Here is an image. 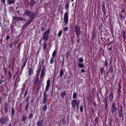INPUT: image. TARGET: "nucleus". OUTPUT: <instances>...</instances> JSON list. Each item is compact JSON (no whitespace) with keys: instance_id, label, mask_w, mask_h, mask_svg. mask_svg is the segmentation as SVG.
I'll use <instances>...</instances> for the list:
<instances>
[{"instance_id":"obj_1","label":"nucleus","mask_w":126,"mask_h":126,"mask_svg":"<svg viewBox=\"0 0 126 126\" xmlns=\"http://www.w3.org/2000/svg\"><path fill=\"white\" fill-rule=\"evenodd\" d=\"M76 34L77 35V38L78 39L79 36L81 35V31L80 29L81 27L79 26L78 25L74 24Z\"/></svg>"},{"instance_id":"obj_2","label":"nucleus","mask_w":126,"mask_h":126,"mask_svg":"<svg viewBox=\"0 0 126 126\" xmlns=\"http://www.w3.org/2000/svg\"><path fill=\"white\" fill-rule=\"evenodd\" d=\"M116 104L114 103H113L111 107V111L112 114L114 115H116L117 113V108L115 106Z\"/></svg>"},{"instance_id":"obj_3","label":"nucleus","mask_w":126,"mask_h":126,"mask_svg":"<svg viewBox=\"0 0 126 126\" xmlns=\"http://www.w3.org/2000/svg\"><path fill=\"white\" fill-rule=\"evenodd\" d=\"M50 30L49 29H48L44 33L43 38L44 40H48V35L50 33Z\"/></svg>"},{"instance_id":"obj_4","label":"nucleus","mask_w":126,"mask_h":126,"mask_svg":"<svg viewBox=\"0 0 126 126\" xmlns=\"http://www.w3.org/2000/svg\"><path fill=\"white\" fill-rule=\"evenodd\" d=\"M68 12H66L65 13L64 15V22L65 24H67L68 22Z\"/></svg>"},{"instance_id":"obj_5","label":"nucleus","mask_w":126,"mask_h":126,"mask_svg":"<svg viewBox=\"0 0 126 126\" xmlns=\"http://www.w3.org/2000/svg\"><path fill=\"white\" fill-rule=\"evenodd\" d=\"M108 95H105V97L104 100H103L105 104V108L106 110H107V107L108 106Z\"/></svg>"},{"instance_id":"obj_6","label":"nucleus","mask_w":126,"mask_h":126,"mask_svg":"<svg viewBox=\"0 0 126 126\" xmlns=\"http://www.w3.org/2000/svg\"><path fill=\"white\" fill-rule=\"evenodd\" d=\"M122 13H125V10L124 8H123L122 9V10L119 13V16L121 21H122L123 19L124 18H125V17L123 16Z\"/></svg>"},{"instance_id":"obj_7","label":"nucleus","mask_w":126,"mask_h":126,"mask_svg":"<svg viewBox=\"0 0 126 126\" xmlns=\"http://www.w3.org/2000/svg\"><path fill=\"white\" fill-rule=\"evenodd\" d=\"M24 14L30 16L32 19H33L34 18V16L33 14L28 10L24 12Z\"/></svg>"},{"instance_id":"obj_8","label":"nucleus","mask_w":126,"mask_h":126,"mask_svg":"<svg viewBox=\"0 0 126 126\" xmlns=\"http://www.w3.org/2000/svg\"><path fill=\"white\" fill-rule=\"evenodd\" d=\"M13 19L17 20H20V21H26L25 19L24 18H23L17 16H13Z\"/></svg>"},{"instance_id":"obj_9","label":"nucleus","mask_w":126,"mask_h":126,"mask_svg":"<svg viewBox=\"0 0 126 126\" xmlns=\"http://www.w3.org/2000/svg\"><path fill=\"white\" fill-rule=\"evenodd\" d=\"M8 119V118L7 117H5L4 118L2 117L0 119V122L2 124H4L7 121Z\"/></svg>"},{"instance_id":"obj_10","label":"nucleus","mask_w":126,"mask_h":126,"mask_svg":"<svg viewBox=\"0 0 126 126\" xmlns=\"http://www.w3.org/2000/svg\"><path fill=\"white\" fill-rule=\"evenodd\" d=\"M47 95L46 94V93L45 92L44 93L43 104L46 103L47 100Z\"/></svg>"},{"instance_id":"obj_11","label":"nucleus","mask_w":126,"mask_h":126,"mask_svg":"<svg viewBox=\"0 0 126 126\" xmlns=\"http://www.w3.org/2000/svg\"><path fill=\"white\" fill-rule=\"evenodd\" d=\"M46 72V71L45 68L44 67H43L42 70L40 78H43L45 75Z\"/></svg>"},{"instance_id":"obj_12","label":"nucleus","mask_w":126,"mask_h":126,"mask_svg":"<svg viewBox=\"0 0 126 126\" xmlns=\"http://www.w3.org/2000/svg\"><path fill=\"white\" fill-rule=\"evenodd\" d=\"M77 100H73L71 102V105L73 107V108L74 110L76 109V105H77Z\"/></svg>"},{"instance_id":"obj_13","label":"nucleus","mask_w":126,"mask_h":126,"mask_svg":"<svg viewBox=\"0 0 126 126\" xmlns=\"http://www.w3.org/2000/svg\"><path fill=\"white\" fill-rule=\"evenodd\" d=\"M121 32L123 35V38L124 41L126 39V31L124 30H122Z\"/></svg>"},{"instance_id":"obj_14","label":"nucleus","mask_w":126,"mask_h":126,"mask_svg":"<svg viewBox=\"0 0 126 126\" xmlns=\"http://www.w3.org/2000/svg\"><path fill=\"white\" fill-rule=\"evenodd\" d=\"M50 79H49L47 81V85L46 87L45 90L46 91H48V90L50 85Z\"/></svg>"},{"instance_id":"obj_15","label":"nucleus","mask_w":126,"mask_h":126,"mask_svg":"<svg viewBox=\"0 0 126 126\" xmlns=\"http://www.w3.org/2000/svg\"><path fill=\"white\" fill-rule=\"evenodd\" d=\"M39 69L38 70L37 73V75L36 76L35 80V83H37L39 79Z\"/></svg>"},{"instance_id":"obj_16","label":"nucleus","mask_w":126,"mask_h":126,"mask_svg":"<svg viewBox=\"0 0 126 126\" xmlns=\"http://www.w3.org/2000/svg\"><path fill=\"white\" fill-rule=\"evenodd\" d=\"M32 18H31L29 20H27L24 25V27H26L29 24H30L32 21Z\"/></svg>"},{"instance_id":"obj_17","label":"nucleus","mask_w":126,"mask_h":126,"mask_svg":"<svg viewBox=\"0 0 126 126\" xmlns=\"http://www.w3.org/2000/svg\"><path fill=\"white\" fill-rule=\"evenodd\" d=\"M69 2H67L65 4V9L66 10V12H68L69 11Z\"/></svg>"},{"instance_id":"obj_18","label":"nucleus","mask_w":126,"mask_h":126,"mask_svg":"<svg viewBox=\"0 0 126 126\" xmlns=\"http://www.w3.org/2000/svg\"><path fill=\"white\" fill-rule=\"evenodd\" d=\"M78 66L80 68H84L85 67L84 64L83 63H78Z\"/></svg>"},{"instance_id":"obj_19","label":"nucleus","mask_w":126,"mask_h":126,"mask_svg":"<svg viewBox=\"0 0 126 126\" xmlns=\"http://www.w3.org/2000/svg\"><path fill=\"white\" fill-rule=\"evenodd\" d=\"M118 114L119 115L120 118H121V116H122L123 113L122 108H121V109H120L119 111H118Z\"/></svg>"},{"instance_id":"obj_20","label":"nucleus","mask_w":126,"mask_h":126,"mask_svg":"<svg viewBox=\"0 0 126 126\" xmlns=\"http://www.w3.org/2000/svg\"><path fill=\"white\" fill-rule=\"evenodd\" d=\"M121 81L119 82V88L118 91V93L119 95H120L121 93Z\"/></svg>"},{"instance_id":"obj_21","label":"nucleus","mask_w":126,"mask_h":126,"mask_svg":"<svg viewBox=\"0 0 126 126\" xmlns=\"http://www.w3.org/2000/svg\"><path fill=\"white\" fill-rule=\"evenodd\" d=\"M8 2V3L9 4H13L15 2V0H6Z\"/></svg>"},{"instance_id":"obj_22","label":"nucleus","mask_w":126,"mask_h":126,"mask_svg":"<svg viewBox=\"0 0 126 126\" xmlns=\"http://www.w3.org/2000/svg\"><path fill=\"white\" fill-rule=\"evenodd\" d=\"M47 106L46 104L44 105L43 106L42 109L44 111H46L47 109Z\"/></svg>"},{"instance_id":"obj_23","label":"nucleus","mask_w":126,"mask_h":126,"mask_svg":"<svg viewBox=\"0 0 126 126\" xmlns=\"http://www.w3.org/2000/svg\"><path fill=\"white\" fill-rule=\"evenodd\" d=\"M29 75L30 76L33 73V70L32 68H30L29 69Z\"/></svg>"},{"instance_id":"obj_24","label":"nucleus","mask_w":126,"mask_h":126,"mask_svg":"<svg viewBox=\"0 0 126 126\" xmlns=\"http://www.w3.org/2000/svg\"><path fill=\"white\" fill-rule=\"evenodd\" d=\"M109 71H110V73H112L113 72V66L112 65H111L110 67V69L109 70Z\"/></svg>"},{"instance_id":"obj_25","label":"nucleus","mask_w":126,"mask_h":126,"mask_svg":"<svg viewBox=\"0 0 126 126\" xmlns=\"http://www.w3.org/2000/svg\"><path fill=\"white\" fill-rule=\"evenodd\" d=\"M109 97L110 100L111 101L113 98V94L112 93H111L109 95Z\"/></svg>"},{"instance_id":"obj_26","label":"nucleus","mask_w":126,"mask_h":126,"mask_svg":"<svg viewBox=\"0 0 126 126\" xmlns=\"http://www.w3.org/2000/svg\"><path fill=\"white\" fill-rule=\"evenodd\" d=\"M66 91H65L63 92H62L61 94V95L62 98H63L64 96L66 95L65 93Z\"/></svg>"},{"instance_id":"obj_27","label":"nucleus","mask_w":126,"mask_h":126,"mask_svg":"<svg viewBox=\"0 0 126 126\" xmlns=\"http://www.w3.org/2000/svg\"><path fill=\"white\" fill-rule=\"evenodd\" d=\"M64 74V72L63 70L62 69H60V77H62L63 75Z\"/></svg>"},{"instance_id":"obj_28","label":"nucleus","mask_w":126,"mask_h":126,"mask_svg":"<svg viewBox=\"0 0 126 126\" xmlns=\"http://www.w3.org/2000/svg\"><path fill=\"white\" fill-rule=\"evenodd\" d=\"M34 3V0H31L30 3L31 7L33 6Z\"/></svg>"},{"instance_id":"obj_29","label":"nucleus","mask_w":126,"mask_h":126,"mask_svg":"<svg viewBox=\"0 0 126 126\" xmlns=\"http://www.w3.org/2000/svg\"><path fill=\"white\" fill-rule=\"evenodd\" d=\"M56 53H57V52L55 50L52 54V57L54 58L56 56Z\"/></svg>"},{"instance_id":"obj_30","label":"nucleus","mask_w":126,"mask_h":126,"mask_svg":"<svg viewBox=\"0 0 126 126\" xmlns=\"http://www.w3.org/2000/svg\"><path fill=\"white\" fill-rule=\"evenodd\" d=\"M70 56V52L69 51H68L66 53V57L68 59L69 57Z\"/></svg>"},{"instance_id":"obj_31","label":"nucleus","mask_w":126,"mask_h":126,"mask_svg":"<svg viewBox=\"0 0 126 126\" xmlns=\"http://www.w3.org/2000/svg\"><path fill=\"white\" fill-rule=\"evenodd\" d=\"M12 114L13 116L14 115L15 113V110L13 108H12Z\"/></svg>"},{"instance_id":"obj_32","label":"nucleus","mask_w":126,"mask_h":126,"mask_svg":"<svg viewBox=\"0 0 126 126\" xmlns=\"http://www.w3.org/2000/svg\"><path fill=\"white\" fill-rule=\"evenodd\" d=\"M62 123L64 125H65L66 124L65 120V117H64L62 121Z\"/></svg>"},{"instance_id":"obj_33","label":"nucleus","mask_w":126,"mask_h":126,"mask_svg":"<svg viewBox=\"0 0 126 126\" xmlns=\"http://www.w3.org/2000/svg\"><path fill=\"white\" fill-rule=\"evenodd\" d=\"M77 96V95L76 93L75 92L73 94V98L74 99H75Z\"/></svg>"},{"instance_id":"obj_34","label":"nucleus","mask_w":126,"mask_h":126,"mask_svg":"<svg viewBox=\"0 0 126 126\" xmlns=\"http://www.w3.org/2000/svg\"><path fill=\"white\" fill-rule=\"evenodd\" d=\"M79 101H77V105H76L77 110H78L79 108Z\"/></svg>"},{"instance_id":"obj_35","label":"nucleus","mask_w":126,"mask_h":126,"mask_svg":"<svg viewBox=\"0 0 126 126\" xmlns=\"http://www.w3.org/2000/svg\"><path fill=\"white\" fill-rule=\"evenodd\" d=\"M62 33V32L61 30H60L58 34V37L61 36Z\"/></svg>"},{"instance_id":"obj_36","label":"nucleus","mask_w":126,"mask_h":126,"mask_svg":"<svg viewBox=\"0 0 126 126\" xmlns=\"http://www.w3.org/2000/svg\"><path fill=\"white\" fill-rule=\"evenodd\" d=\"M105 6H104V7H102V10L104 13V14H105Z\"/></svg>"},{"instance_id":"obj_37","label":"nucleus","mask_w":126,"mask_h":126,"mask_svg":"<svg viewBox=\"0 0 126 126\" xmlns=\"http://www.w3.org/2000/svg\"><path fill=\"white\" fill-rule=\"evenodd\" d=\"M83 106L82 105H81L80 106V111L82 112L83 111Z\"/></svg>"},{"instance_id":"obj_38","label":"nucleus","mask_w":126,"mask_h":126,"mask_svg":"<svg viewBox=\"0 0 126 126\" xmlns=\"http://www.w3.org/2000/svg\"><path fill=\"white\" fill-rule=\"evenodd\" d=\"M79 61L80 63H82L83 61V60L82 58H79Z\"/></svg>"},{"instance_id":"obj_39","label":"nucleus","mask_w":126,"mask_h":126,"mask_svg":"<svg viewBox=\"0 0 126 126\" xmlns=\"http://www.w3.org/2000/svg\"><path fill=\"white\" fill-rule=\"evenodd\" d=\"M54 58L52 57V58H51L50 61V63L51 64L54 61Z\"/></svg>"},{"instance_id":"obj_40","label":"nucleus","mask_w":126,"mask_h":126,"mask_svg":"<svg viewBox=\"0 0 126 126\" xmlns=\"http://www.w3.org/2000/svg\"><path fill=\"white\" fill-rule=\"evenodd\" d=\"M27 119V117L25 116H23L22 118V121H25Z\"/></svg>"},{"instance_id":"obj_41","label":"nucleus","mask_w":126,"mask_h":126,"mask_svg":"<svg viewBox=\"0 0 126 126\" xmlns=\"http://www.w3.org/2000/svg\"><path fill=\"white\" fill-rule=\"evenodd\" d=\"M39 87H38L36 89L35 91V92L36 93H38L39 92Z\"/></svg>"},{"instance_id":"obj_42","label":"nucleus","mask_w":126,"mask_h":126,"mask_svg":"<svg viewBox=\"0 0 126 126\" xmlns=\"http://www.w3.org/2000/svg\"><path fill=\"white\" fill-rule=\"evenodd\" d=\"M104 70V68L103 67L101 68L100 72L102 75L103 74V70Z\"/></svg>"},{"instance_id":"obj_43","label":"nucleus","mask_w":126,"mask_h":126,"mask_svg":"<svg viewBox=\"0 0 126 126\" xmlns=\"http://www.w3.org/2000/svg\"><path fill=\"white\" fill-rule=\"evenodd\" d=\"M28 94V90H26L25 91V93L24 95V96L25 97Z\"/></svg>"},{"instance_id":"obj_44","label":"nucleus","mask_w":126,"mask_h":126,"mask_svg":"<svg viewBox=\"0 0 126 126\" xmlns=\"http://www.w3.org/2000/svg\"><path fill=\"white\" fill-rule=\"evenodd\" d=\"M68 29V27H65L64 29V32L66 31H67V30Z\"/></svg>"},{"instance_id":"obj_45","label":"nucleus","mask_w":126,"mask_h":126,"mask_svg":"<svg viewBox=\"0 0 126 126\" xmlns=\"http://www.w3.org/2000/svg\"><path fill=\"white\" fill-rule=\"evenodd\" d=\"M104 63H105L104 64H105V65H106V66L107 67L108 63L107 61V60H106L105 61Z\"/></svg>"},{"instance_id":"obj_46","label":"nucleus","mask_w":126,"mask_h":126,"mask_svg":"<svg viewBox=\"0 0 126 126\" xmlns=\"http://www.w3.org/2000/svg\"><path fill=\"white\" fill-rule=\"evenodd\" d=\"M81 72L82 73H84L85 71L84 69L82 68L81 69Z\"/></svg>"},{"instance_id":"obj_47","label":"nucleus","mask_w":126,"mask_h":126,"mask_svg":"<svg viewBox=\"0 0 126 126\" xmlns=\"http://www.w3.org/2000/svg\"><path fill=\"white\" fill-rule=\"evenodd\" d=\"M8 109L7 108H5V111L6 113H7L8 111Z\"/></svg>"},{"instance_id":"obj_48","label":"nucleus","mask_w":126,"mask_h":126,"mask_svg":"<svg viewBox=\"0 0 126 126\" xmlns=\"http://www.w3.org/2000/svg\"><path fill=\"white\" fill-rule=\"evenodd\" d=\"M28 105H27L26 106V107H25V110L26 111H27V110H28Z\"/></svg>"},{"instance_id":"obj_49","label":"nucleus","mask_w":126,"mask_h":126,"mask_svg":"<svg viewBox=\"0 0 126 126\" xmlns=\"http://www.w3.org/2000/svg\"><path fill=\"white\" fill-rule=\"evenodd\" d=\"M102 7H104V6H105V2H104V1H103L102 2Z\"/></svg>"},{"instance_id":"obj_50","label":"nucleus","mask_w":126,"mask_h":126,"mask_svg":"<svg viewBox=\"0 0 126 126\" xmlns=\"http://www.w3.org/2000/svg\"><path fill=\"white\" fill-rule=\"evenodd\" d=\"M32 113H31L29 114V118H31V117L32 116Z\"/></svg>"},{"instance_id":"obj_51","label":"nucleus","mask_w":126,"mask_h":126,"mask_svg":"<svg viewBox=\"0 0 126 126\" xmlns=\"http://www.w3.org/2000/svg\"><path fill=\"white\" fill-rule=\"evenodd\" d=\"M6 38L7 40H8L9 38H10V37L8 35H7L6 36Z\"/></svg>"},{"instance_id":"obj_52","label":"nucleus","mask_w":126,"mask_h":126,"mask_svg":"<svg viewBox=\"0 0 126 126\" xmlns=\"http://www.w3.org/2000/svg\"><path fill=\"white\" fill-rule=\"evenodd\" d=\"M46 45H47V44H45L44 45V49H45V48H46Z\"/></svg>"},{"instance_id":"obj_53","label":"nucleus","mask_w":126,"mask_h":126,"mask_svg":"<svg viewBox=\"0 0 126 126\" xmlns=\"http://www.w3.org/2000/svg\"><path fill=\"white\" fill-rule=\"evenodd\" d=\"M4 80H0V84H1L4 81Z\"/></svg>"},{"instance_id":"obj_54","label":"nucleus","mask_w":126,"mask_h":126,"mask_svg":"<svg viewBox=\"0 0 126 126\" xmlns=\"http://www.w3.org/2000/svg\"><path fill=\"white\" fill-rule=\"evenodd\" d=\"M112 47V46H111L110 47V48H109V50H110V51H111V50H112V47Z\"/></svg>"},{"instance_id":"obj_55","label":"nucleus","mask_w":126,"mask_h":126,"mask_svg":"<svg viewBox=\"0 0 126 126\" xmlns=\"http://www.w3.org/2000/svg\"><path fill=\"white\" fill-rule=\"evenodd\" d=\"M41 123H40V125H42V124H43V121H41Z\"/></svg>"},{"instance_id":"obj_56","label":"nucleus","mask_w":126,"mask_h":126,"mask_svg":"<svg viewBox=\"0 0 126 126\" xmlns=\"http://www.w3.org/2000/svg\"><path fill=\"white\" fill-rule=\"evenodd\" d=\"M41 63H44V59H43Z\"/></svg>"},{"instance_id":"obj_57","label":"nucleus","mask_w":126,"mask_h":126,"mask_svg":"<svg viewBox=\"0 0 126 126\" xmlns=\"http://www.w3.org/2000/svg\"><path fill=\"white\" fill-rule=\"evenodd\" d=\"M9 75L10 77V78L11 77V73L10 72H9Z\"/></svg>"},{"instance_id":"obj_58","label":"nucleus","mask_w":126,"mask_h":126,"mask_svg":"<svg viewBox=\"0 0 126 126\" xmlns=\"http://www.w3.org/2000/svg\"><path fill=\"white\" fill-rule=\"evenodd\" d=\"M79 40H80V39H78L77 40V43H79Z\"/></svg>"},{"instance_id":"obj_59","label":"nucleus","mask_w":126,"mask_h":126,"mask_svg":"<svg viewBox=\"0 0 126 126\" xmlns=\"http://www.w3.org/2000/svg\"><path fill=\"white\" fill-rule=\"evenodd\" d=\"M111 121H112L111 120H110V125H111Z\"/></svg>"},{"instance_id":"obj_60","label":"nucleus","mask_w":126,"mask_h":126,"mask_svg":"<svg viewBox=\"0 0 126 126\" xmlns=\"http://www.w3.org/2000/svg\"><path fill=\"white\" fill-rule=\"evenodd\" d=\"M111 44L110 43H108L107 45L108 46L110 45Z\"/></svg>"},{"instance_id":"obj_61","label":"nucleus","mask_w":126,"mask_h":126,"mask_svg":"<svg viewBox=\"0 0 126 126\" xmlns=\"http://www.w3.org/2000/svg\"><path fill=\"white\" fill-rule=\"evenodd\" d=\"M41 30L42 31H44L45 30V29L43 27L41 28Z\"/></svg>"},{"instance_id":"obj_62","label":"nucleus","mask_w":126,"mask_h":126,"mask_svg":"<svg viewBox=\"0 0 126 126\" xmlns=\"http://www.w3.org/2000/svg\"><path fill=\"white\" fill-rule=\"evenodd\" d=\"M2 1L4 3H5V0H2Z\"/></svg>"},{"instance_id":"obj_63","label":"nucleus","mask_w":126,"mask_h":126,"mask_svg":"<svg viewBox=\"0 0 126 126\" xmlns=\"http://www.w3.org/2000/svg\"><path fill=\"white\" fill-rule=\"evenodd\" d=\"M64 61H63L62 62V65H63V64H64Z\"/></svg>"},{"instance_id":"obj_64","label":"nucleus","mask_w":126,"mask_h":126,"mask_svg":"<svg viewBox=\"0 0 126 126\" xmlns=\"http://www.w3.org/2000/svg\"><path fill=\"white\" fill-rule=\"evenodd\" d=\"M94 110L93 109L92 110V113H94Z\"/></svg>"}]
</instances>
